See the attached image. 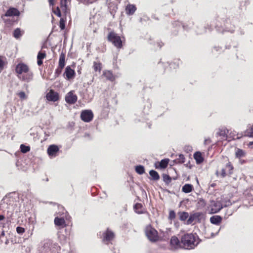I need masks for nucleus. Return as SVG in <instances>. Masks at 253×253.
<instances>
[{
    "instance_id": "f257e3e1",
    "label": "nucleus",
    "mask_w": 253,
    "mask_h": 253,
    "mask_svg": "<svg viewBox=\"0 0 253 253\" xmlns=\"http://www.w3.org/2000/svg\"><path fill=\"white\" fill-rule=\"evenodd\" d=\"M15 70L17 77L20 80L28 83L33 80V73L27 64L19 63L16 66Z\"/></svg>"
},
{
    "instance_id": "f03ea898",
    "label": "nucleus",
    "mask_w": 253,
    "mask_h": 253,
    "mask_svg": "<svg viewBox=\"0 0 253 253\" xmlns=\"http://www.w3.org/2000/svg\"><path fill=\"white\" fill-rule=\"evenodd\" d=\"M200 243L198 237L193 233L184 234L181 236L182 248L187 250L194 249Z\"/></svg>"
},
{
    "instance_id": "7ed1b4c3",
    "label": "nucleus",
    "mask_w": 253,
    "mask_h": 253,
    "mask_svg": "<svg viewBox=\"0 0 253 253\" xmlns=\"http://www.w3.org/2000/svg\"><path fill=\"white\" fill-rule=\"evenodd\" d=\"M204 219V214L202 212H197L190 215L186 221V224L187 225L191 224L194 221H197L198 222L200 223Z\"/></svg>"
},
{
    "instance_id": "20e7f679",
    "label": "nucleus",
    "mask_w": 253,
    "mask_h": 253,
    "mask_svg": "<svg viewBox=\"0 0 253 253\" xmlns=\"http://www.w3.org/2000/svg\"><path fill=\"white\" fill-rule=\"evenodd\" d=\"M145 234L148 239L152 242H155L158 239L157 231L151 226L146 227Z\"/></svg>"
},
{
    "instance_id": "39448f33",
    "label": "nucleus",
    "mask_w": 253,
    "mask_h": 253,
    "mask_svg": "<svg viewBox=\"0 0 253 253\" xmlns=\"http://www.w3.org/2000/svg\"><path fill=\"white\" fill-rule=\"evenodd\" d=\"M123 40L117 34L112 31V43L118 49L123 47Z\"/></svg>"
},
{
    "instance_id": "423d86ee",
    "label": "nucleus",
    "mask_w": 253,
    "mask_h": 253,
    "mask_svg": "<svg viewBox=\"0 0 253 253\" xmlns=\"http://www.w3.org/2000/svg\"><path fill=\"white\" fill-rule=\"evenodd\" d=\"M80 117L83 121L90 122L93 118V114L90 110H84L81 112Z\"/></svg>"
},
{
    "instance_id": "0eeeda50",
    "label": "nucleus",
    "mask_w": 253,
    "mask_h": 253,
    "mask_svg": "<svg viewBox=\"0 0 253 253\" xmlns=\"http://www.w3.org/2000/svg\"><path fill=\"white\" fill-rule=\"evenodd\" d=\"M78 96L74 90L68 92L65 97V101L70 105L74 104L77 101Z\"/></svg>"
},
{
    "instance_id": "6e6552de",
    "label": "nucleus",
    "mask_w": 253,
    "mask_h": 253,
    "mask_svg": "<svg viewBox=\"0 0 253 253\" xmlns=\"http://www.w3.org/2000/svg\"><path fill=\"white\" fill-rule=\"evenodd\" d=\"M64 76L66 80L70 81L75 77L76 72L70 66H68L65 68Z\"/></svg>"
},
{
    "instance_id": "1a4fd4ad",
    "label": "nucleus",
    "mask_w": 253,
    "mask_h": 253,
    "mask_svg": "<svg viewBox=\"0 0 253 253\" xmlns=\"http://www.w3.org/2000/svg\"><path fill=\"white\" fill-rule=\"evenodd\" d=\"M223 207V204L221 201H213L211 204V211L212 213L218 212Z\"/></svg>"
},
{
    "instance_id": "9d476101",
    "label": "nucleus",
    "mask_w": 253,
    "mask_h": 253,
    "mask_svg": "<svg viewBox=\"0 0 253 253\" xmlns=\"http://www.w3.org/2000/svg\"><path fill=\"white\" fill-rule=\"evenodd\" d=\"M46 97L47 100L53 102L57 101L59 99V94L52 89L50 90L46 94Z\"/></svg>"
},
{
    "instance_id": "9b49d317",
    "label": "nucleus",
    "mask_w": 253,
    "mask_h": 253,
    "mask_svg": "<svg viewBox=\"0 0 253 253\" xmlns=\"http://www.w3.org/2000/svg\"><path fill=\"white\" fill-rule=\"evenodd\" d=\"M170 244L171 248L173 249H177L182 248V244L181 243V241L176 236H172L170 241Z\"/></svg>"
},
{
    "instance_id": "f8f14e48",
    "label": "nucleus",
    "mask_w": 253,
    "mask_h": 253,
    "mask_svg": "<svg viewBox=\"0 0 253 253\" xmlns=\"http://www.w3.org/2000/svg\"><path fill=\"white\" fill-rule=\"evenodd\" d=\"M59 150V149L57 146L55 145H51L47 148V152L49 156L55 157Z\"/></svg>"
},
{
    "instance_id": "ddd939ff",
    "label": "nucleus",
    "mask_w": 253,
    "mask_h": 253,
    "mask_svg": "<svg viewBox=\"0 0 253 253\" xmlns=\"http://www.w3.org/2000/svg\"><path fill=\"white\" fill-rule=\"evenodd\" d=\"M151 107V104L149 100H147L146 104L144 106V111L143 112V114H142V121L143 120H148V119L146 118V116L148 115L149 111ZM139 121H141V120H139Z\"/></svg>"
},
{
    "instance_id": "4468645a",
    "label": "nucleus",
    "mask_w": 253,
    "mask_h": 253,
    "mask_svg": "<svg viewBox=\"0 0 253 253\" xmlns=\"http://www.w3.org/2000/svg\"><path fill=\"white\" fill-rule=\"evenodd\" d=\"M20 15L19 11L16 8L14 7H10L5 12L4 16H18Z\"/></svg>"
},
{
    "instance_id": "2eb2a0df",
    "label": "nucleus",
    "mask_w": 253,
    "mask_h": 253,
    "mask_svg": "<svg viewBox=\"0 0 253 253\" xmlns=\"http://www.w3.org/2000/svg\"><path fill=\"white\" fill-rule=\"evenodd\" d=\"M60 8L65 15H66L69 13V10L67 7V3L68 2H70V0H60Z\"/></svg>"
},
{
    "instance_id": "dca6fc26",
    "label": "nucleus",
    "mask_w": 253,
    "mask_h": 253,
    "mask_svg": "<svg viewBox=\"0 0 253 253\" xmlns=\"http://www.w3.org/2000/svg\"><path fill=\"white\" fill-rule=\"evenodd\" d=\"M102 241L105 244H109V241L111 240V231L109 228L102 233Z\"/></svg>"
},
{
    "instance_id": "f3484780",
    "label": "nucleus",
    "mask_w": 253,
    "mask_h": 253,
    "mask_svg": "<svg viewBox=\"0 0 253 253\" xmlns=\"http://www.w3.org/2000/svg\"><path fill=\"white\" fill-rule=\"evenodd\" d=\"M66 52L62 51L59 56L58 66L61 68H64L66 65Z\"/></svg>"
},
{
    "instance_id": "a211bd4d",
    "label": "nucleus",
    "mask_w": 253,
    "mask_h": 253,
    "mask_svg": "<svg viewBox=\"0 0 253 253\" xmlns=\"http://www.w3.org/2000/svg\"><path fill=\"white\" fill-rule=\"evenodd\" d=\"M46 56L45 51H40L39 52L37 56V64L39 66H41L43 63V59Z\"/></svg>"
},
{
    "instance_id": "6ab92c4d",
    "label": "nucleus",
    "mask_w": 253,
    "mask_h": 253,
    "mask_svg": "<svg viewBox=\"0 0 253 253\" xmlns=\"http://www.w3.org/2000/svg\"><path fill=\"white\" fill-rule=\"evenodd\" d=\"M136 10V6L133 4H128L126 7V13L129 15H133Z\"/></svg>"
},
{
    "instance_id": "aec40b11",
    "label": "nucleus",
    "mask_w": 253,
    "mask_h": 253,
    "mask_svg": "<svg viewBox=\"0 0 253 253\" xmlns=\"http://www.w3.org/2000/svg\"><path fill=\"white\" fill-rule=\"evenodd\" d=\"M222 219L219 215H213L210 218V222L213 224L218 225L221 222Z\"/></svg>"
},
{
    "instance_id": "412c9836",
    "label": "nucleus",
    "mask_w": 253,
    "mask_h": 253,
    "mask_svg": "<svg viewBox=\"0 0 253 253\" xmlns=\"http://www.w3.org/2000/svg\"><path fill=\"white\" fill-rule=\"evenodd\" d=\"M54 222L56 226H62V227L66 226L65 220L64 218L56 217L54 218Z\"/></svg>"
},
{
    "instance_id": "4be33fe9",
    "label": "nucleus",
    "mask_w": 253,
    "mask_h": 253,
    "mask_svg": "<svg viewBox=\"0 0 253 253\" xmlns=\"http://www.w3.org/2000/svg\"><path fill=\"white\" fill-rule=\"evenodd\" d=\"M194 158L195 159L196 163L198 164H201L204 161L201 153L199 151L194 153Z\"/></svg>"
},
{
    "instance_id": "5701e85b",
    "label": "nucleus",
    "mask_w": 253,
    "mask_h": 253,
    "mask_svg": "<svg viewBox=\"0 0 253 253\" xmlns=\"http://www.w3.org/2000/svg\"><path fill=\"white\" fill-rule=\"evenodd\" d=\"M193 189L192 185L190 184H185L182 188V191L185 193L191 192Z\"/></svg>"
},
{
    "instance_id": "b1692460",
    "label": "nucleus",
    "mask_w": 253,
    "mask_h": 253,
    "mask_svg": "<svg viewBox=\"0 0 253 253\" xmlns=\"http://www.w3.org/2000/svg\"><path fill=\"white\" fill-rule=\"evenodd\" d=\"M149 174L151 176V179L153 180L157 181L160 179L159 173L154 170H150Z\"/></svg>"
},
{
    "instance_id": "393cba45",
    "label": "nucleus",
    "mask_w": 253,
    "mask_h": 253,
    "mask_svg": "<svg viewBox=\"0 0 253 253\" xmlns=\"http://www.w3.org/2000/svg\"><path fill=\"white\" fill-rule=\"evenodd\" d=\"M93 69L95 72H100L102 69V64L100 62H94Z\"/></svg>"
},
{
    "instance_id": "a878e982",
    "label": "nucleus",
    "mask_w": 253,
    "mask_h": 253,
    "mask_svg": "<svg viewBox=\"0 0 253 253\" xmlns=\"http://www.w3.org/2000/svg\"><path fill=\"white\" fill-rule=\"evenodd\" d=\"M178 215L179 216V219L181 221H185L190 216L188 212L184 211L178 212Z\"/></svg>"
},
{
    "instance_id": "bb28decb",
    "label": "nucleus",
    "mask_w": 253,
    "mask_h": 253,
    "mask_svg": "<svg viewBox=\"0 0 253 253\" xmlns=\"http://www.w3.org/2000/svg\"><path fill=\"white\" fill-rule=\"evenodd\" d=\"M185 158L183 155L179 154L178 158L173 160L175 164H182L185 162Z\"/></svg>"
},
{
    "instance_id": "cd10ccee",
    "label": "nucleus",
    "mask_w": 253,
    "mask_h": 253,
    "mask_svg": "<svg viewBox=\"0 0 253 253\" xmlns=\"http://www.w3.org/2000/svg\"><path fill=\"white\" fill-rule=\"evenodd\" d=\"M245 136L250 137H253V125L248 128L245 132Z\"/></svg>"
},
{
    "instance_id": "c85d7f7f",
    "label": "nucleus",
    "mask_w": 253,
    "mask_h": 253,
    "mask_svg": "<svg viewBox=\"0 0 253 253\" xmlns=\"http://www.w3.org/2000/svg\"><path fill=\"white\" fill-rule=\"evenodd\" d=\"M207 32V28L205 26H197L196 32L197 34H202Z\"/></svg>"
},
{
    "instance_id": "c756f323",
    "label": "nucleus",
    "mask_w": 253,
    "mask_h": 253,
    "mask_svg": "<svg viewBox=\"0 0 253 253\" xmlns=\"http://www.w3.org/2000/svg\"><path fill=\"white\" fill-rule=\"evenodd\" d=\"M169 162V159H165L162 160L159 163L160 167L162 169L166 168L168 166Z\"/></svg>"
},
{
    "instance_id": "7c9ffc66",
    "label": "nucleus",
    "mask_w": 253,
    "mask_h": 253,
    "mask_svg": "<svg viewBox=\"0 0 253 253\" xmlns=\"http://www.w3.org/2000/svg\"><path fill=\"white\" fill-rule=\"evenodd\" d=\"M135 171L139 174H142L145 172L144 167L141 165L136 166L135 167Z\"/></svg>"
},
{
    "instance_id": "2f4dec72",
    "label": "nucleus",
    "mask_w": 253,
    "mask_h": 253,
    "mask_svg": "<svg viewBox=\"0 0 253 253\" xmlns=\"http://www.w3.org/2000/svg\"><path fill=\"white\" fill-rule=\"evenodd\" d=\"M245 152L240 149H238L235 153L236 157L239 159L245 156Z\"/></svg>"
},
{
    "instance_id": "473e14b6",
    "label": "nucleus",
    "mask_w": 253,
    "mask_h": 253,
    "mask_svg": "<svg viewBox=\"0 0 253 253\" xmlns=\"http://www.w3.org/2000/svg\"><path fill=\"white\" fill-rule=\"evenodd\" d=\"M228 130L226 129H219L218 131L217 132V134L219 136L226 137L227 136V133Z\"/></svg>"
},
{
    "instance_id": "72a5a7b5",
    "label": "nucleus",
    "mask_w": 253,
    "mask_h": 253,
    "mask_svg": "<svg viewBox=\"0 0 253 253\" xmlns=\"http://www.w3.org/2000/svg\"><path fill=\"white\" fill-rule=\"evenodd\" d=\"M142 206L140 203H136L134 206V209L135 211V212L137 213H142V211H141Z\"/></svg>"
},
{
    "instance_id": "f704fd0d",
    "label": "nucleus",
    "mask_w": 253,
    "mask_h": 253,
    "mask_svg": "<svg viewBox=\"0 0 253 253\" xmlns=\"http://www.w3.org/2000/svg\"><path fill=\"white\" fill-rule=\"evenodd\" d=\"M21 152L26 153L30 150V146H26L24 144H21L20 146Z\"/></svg>"
},
{
    "instance_id": "c9c22d12",
    "label": "nucleus",
    "mask_w": 253,
    "mask_h": 253,
    "mask_svg": "<svg viewBox=\"0 0 253 253\" xmlns=\"http://www.w3.org/2000/svg\"><path fill=\"white\" fill-rule=\"evenodd\" d=\"M22 35L21 31L20 28H16L13 32V37L16 39H18Z\"/></svg>"
},
{
    "instance_id": "e433bc0d",
    "label": "nucleus",
    "mask_w": 253,
    "mask_h": 253,
    "mask_svg": "<svg viewBox=\"0 0 253 253\" xmlns=\"http://www.w3.org/2000/svg\"><path fill=\"white\" fill-rule=\"evenodd\" d=\"M102 78H105L107 80H111V72L110 71H104Z\"/></svg>"
},
{
    "instance_id": "4c0bfd02",
    "label": "nucleus",
    "mask_w": 253,
    "mask_h": 253,
    "mask_svg": "<svg viewBox=\"0 0 253 253\" xmlns=\"http://www.w3.org/2000/svg\"><path fill=\"white\" fill-rule=\"evenodd\" d=\"M66 18H61L59 21V27L61 30H64L65 28Z\"/></svg>"
},
{
    "instance_id": "58836bf2",
    "label": "nucleus",
    "mask_w": 253,
    "mask_h": 253,
    "mask_svg": "<svg viewBox=\"0 0 253 253\" xmlns=\"http://www.w3.org/2000/svg\"><path fill=\"white\" fill-rule=\"evenodd\" d=\"M163 178L164 181L167 184H169L171 182V178L168 174H164L163 175Z\"/></svg>"
},
{
    "instance_id": "ea45409f",
    "label": "nucleus",
    "mask_w": 253,
    "mask_h": 253,
    "mask_svg": "<svg viewBox=\"0 0 253 253\" xmlns=\"http://www.w3.org/2000/svg\"><path fill=\"white\" fill-rule=\"evenodd\" d=\"M63 68H61L60 66H58L57 69L55 71L54 76L57 78L60 76L61 74Z\"/></svg>"
},
{
    "instance_id": "a19ab883",
    "label": "nucleus",
    "mask_w": 253,
    "mask_h": 253,
    "mask_svg": "<svg viewBox=\"0 0 253 253\" xmlns=\"http://www.w3.org/2000/svg\"><path fill=\"white\" fill-rule=\"evenodd\" d=\"M179 62L180 61L179 60H176L175 61L169 64V66H170V68H176L178 67Z\"/></svg>"
},
{
    "instance_id": "79ce46f5",
    "label": "nucleus",
    "mask_w": 253,
    "mask_h": 253,
    "mask_svg": "<svg viewBox=\"0 0 253 253\" xmlns=\"http://www.w3.org/2000/svg\"><path fill=\"white\" fill-rule=\"evenodd\" d=\"M53 12L58 17H60L61 16V11L59 7H57L55 9H53Z\"/></svg>"
},
{
    "instance_id": "37998d69",
    "label": "nucleus",
    "mask_w": 253,
    "mask_h": 253,
    "mask_svg": "<svg viewBox=\"0 0 253 253\" xmlns=\"http://www.w3.org/2000/svg\"><path fill=\"white\" fill-rule=\"evenodd\" d=\"M226 168L229 169V174H231L232 173V170L233 169V167L231 165L230 162H228L226 165Z\"/></svg>"
},
{
    "instance_id": "c03bdc74",
    "label": "nucleus",
    "mask_w": 253,
    "mask_h": 253,
    "mask_svg": "<svg viewBox=\"0 0 253 253\" xmlns=\"http://www.w3.org/2000/svg\"><path fill=\"white\" fill-rule=\"evenodd\" d=\"M17 94L18 96L20 97V98L21 99H26L27 98V96L24 91H20L19 93H18Z\"/></svg>"
},
{
    "instance_id": "a18cd8bd",
    "label": "nucleus",
    "mask_w": 253,
    "mask_h": 253,
    "mask_svg": "<svg viewBox=\"0 0 253 253\" xmlns=\"http://www.w3.org/2000/svg\"><path fill=\"white\" fill-rule=\"evenodd\" d=\"M16 231L18 234H22L25 232V230L22 227L18 226L16 228Z\"/></svg>"
},
{
    "instance_id": "49530a36",
    "label": "nucleus",
    "mask_w": 253,
    "mask_h": 253,
    "mask_svg": "<svg viewBox=\"0 0 253 253\" xmlns=\"http://www.w3.org/2000/svg\"><path fill=\"white\" fill-rule=\"evenodd\" d=\"M175 217V213L173 211H170L169 213V219L172 220Z\"/></svg>"
},
{
    "instance_id": "de8ad7c7",
    "label": "nucleus",
    "mask_w": 253,
    "mask_h": 253,
    "mask_svg": "<svg viewBox=\"0 0 253 253\" xmlns=\"http://www.w3.org/2000/svg\"><path fill=\"white\" fill-rule=\"evenodd\" d=\"M176 25H178L179 27L180 28V27L181 26L182 27V28L184 30H188L189 29V28L186 25H182L181 23H180L179 22H176Z\"/></svg>"
},
{
    "instance_id": "09e8293b",
    "label": "nucleus",
    "mask_w": 253,
    "mask_h": 253,
    "mask_svg": "<svg viewBox=\"0 0 253 253\" xmlns=\"http://www.w3.org/2000/svg\"><path fill=\"white\" fill-rule=\"evenodd\" d=\"M193 149L192 146L189 145L185 146L184 148V150L187 153L190 152L192 151Z\"/></svg>"
},
{
    "instance_id": "8fccbe9b",
    "label": "nucleus",
    "mask_w": 253,
    "mask_h": 253,
    "mask_svg": "<svg viewBox=\"0 0 253 253\" xmlns=\"http://www.w3.org/2000/svg\"><path fill=\"white\" fill-rule=\"evenodd\" d=\"M4 61L2 60V57L0 56V70H2L4 66Z\"/></svg>"
},
{
    "instance_id": "3c124183",
    "label": "nucleus",
    "mask_w": 253,
    "mask_h": 253,
    "mask_svg": "<svg viewBox=\"0 0 253 253\" xmlns=\"http://www.w3.org/2000/svg\"><path fill=\"white\" fill-rule=\"evenodd\" d=\"M97 0H84V2L86 4H92Z\"/></svg>"
},
{
    "instance_id": "603ef678",
    "label": "nucleus",
    "mask_w": 253,
    "mask_h": 253,
    "mask_svg": "<svg viewBox=\"0 0 253 253\" xmlns=\"http://www.w3.org/2000/svg\"><path fill=\"white\" fill-rule=\"evenodd\" d=\"M221 49V48L219 46H215L213 48V49L212 50V52H218V51H219Z\"/></svg>"
},
{
    "instance_id": "864d4df0",
    "label": "nucleus",
    "mask_w": 253,
    "mask_h": 253,
    "mask_svg": "<svg viewBox=\"0 0 253 253\" xmlns=\"http://www.w3.org/2000/svg\"><path fill=\"white\" fill-rule=\"evenodd\" d=\"M221 175L222 177H224L226 175L225 169H222L221 170Z\"/></svg>"
},
{
    "instance_id": "5fc2aeb1",
    "label": "nucleus",
    "mask_w": 253,
    "mask_h": 253,
    "mask_svg": "<svg viewBox=\"0 0 253 253\" xmlns=\"http://www.w3.org/2000/svg\"><path fill=\"white\" fill-rule=\"evenodd\" d=\"M231 205V203L230 201H226L225 204H223V207H228Z\"/></svg>"
},
{
    "instance_id": "6e6d98bb",
    "label": "nucleus",
    "mask_w": 253,
    "mask_h": 253,
    "mask_svg": "<svg viewBox=\"0 0 253 253\" xmlns=\"http://www.w3.org/2000/svg\"><path fill=\"white\" fill-rule=\"evenodd\" d=\"M50 5L53 6L54 4V0H48Z\"/></svg>"
},
{
    "instance_id": "4d7b16f0",
    "label": "nucleus",
    "mask_w": 253,
    "mask_h": 253,
    "mask_svg": "<svg viewBox=\"0 0 253 253\" xmlns=\"http://www.w3.org/2000/svg\"><path fill=\"white\" fill-rule=\"evenodd\" d=\"M246 162V161L244 160H242V159H239V163L241 164H245V163Z\"/></svg>"
},
{
    "instance_id": "13d9d810",
    "label": "nucleus",
    "mask_w": 253,
    "mask_h": 253,
    "mask_svg": "<svg viewBox=\"0 0 253 253\" xmlns=\"http://www.w3.org/2000/svg\"><path fill=\"white\" fill-rule=\"evenodd\" d=\"M108 40L111 42V32H109L107 36Z\"/></svg>"
},
{
    "instance_id": "bf43d9fd",
    "label": "nucleus",
    "mask_w": 253,
    "mask_h": 253,
    "mask_svg": "<svg viewBox=\"0 0 253 253\" xmlns=\"http://www.w3.org/2000/svg\"><path fill=\"white\" fill-rule=\"evenodd\" d=\"M225 31H228V32H231V33H233V32H234V29H230V30H228V29H227V28H226Z\"/></svg>"
},
{
    "instance_id": "052dcab7",
    "label": "nucleus",
    "mask_w": 253,
    "mask_h": 253,
    "mask_svg": "<svg viewBox=\"0 0 253 253\" xmlns=\"http://www.w3.org/2000/svg\"><path fill=\"white\" fill-rule=\"evenodd\" d=\"M5 218V217L3 215H0V221L3 220Z\"/></svg>"
},
{
    "instance_id": "680f3d73",
    "label": "nucleus",
    "mask_w": 253,
    "mask_h": 253,
    "mask_svg": "<svg viewBox=\"0 0 253 253\" xmlns=\"http://www.w3.org/2000/svg\"><path fill=\"white\" fill-rule=\"evenodd\" d=\"M157 44H158V46H159L160 48H161L163 44L162 43V42H158Z\"/></svg>"
},
{
    "instance_id": "e2e57ef3",
    "label": "nucleus",
    "mask_w": 253,
    "mask_h": 253,
    "mask_svg": "<svg viewBox=\"0 0 253 253\" xmlns=\"http://www.w3.org/2000/svg\"><path fill=\"white\" fill-rule=\"evenodd\" d=\"M208 141H210V139H207L205 140V143L206 144Z\"/></svg>"
},
{
    "instance_id": "0e129e2a",
    "label": "nucleus",
    "mask_w": 253,
    "mask_h": 253,
    "mask_svg": "<svg viewBox=\"0 0 253 253\" xmlns=\"http://www.w3.org/2000/svg\"><path fill=\"white\" fill-rule=\"evenodd\" d=\"M113 64H114V68H118V67H117V64H115V63H114Z\"/></svg>"
},
{
    "instance_id": "69168bd1",
    "label": "nucleus",
    "mask_w": 253,
    "mask_h": 253,
    "mask_svg": "<svg viewBox=\"0 0 253 253\" xmlns=\"http://www.w3.org/2000/svg\"><path fill=\"white\" fill-rule=\"evenodd\" d=\"M111 79H112V82L113 81V80L115 79L114 76H113V75L112 74V77H111Z\"/></svg>"
},
{
    "instance_id": "338daca9",
    "label": "nucleus",
    "mask_w": 253,
    "mask_h": 253,
    "mask_svg": "<svg viewBox=\"0 0 253 253\" xmlns=\"http://www.w3.org/2000/svg\"><path fill=\"white\" fill-rule=\"evenodd\" d=\"M111 235H112V239L114 236V234L112 232Z\"/></svg>"
},
{
    "instance_id": "774afa93",
    "label": "nucleus",
    "mask_w": 253,
    "mask_h": 253,
    "mask_svg": "<svg viewBox=\"0 0 253 253\" xmlns=\"http://www.w3.org/2000/svg\"><path fill=\"white\" fill-rule=\"evenodd\" d=\"M78 72L79 73V74H81V71L80 70H78Z\"/></svg>"
}]
</instances>
